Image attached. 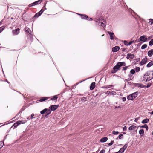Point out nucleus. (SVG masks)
Wrapping results in <instances>:
<instances>
[{"instance_id":"a19ab883","label":"nucleus","mask_w":153,"mask_h":153,"mask_svg":"<svg viewBox=\"0 0 153 153\" xmlns=\"http://www.w3.org/2000/svg\"><path fill=\"white\" fill-rule=\"evenodd\" d=\"M119 132L118 131H113V133L114 135H117L119 134Z\"/></svg>"},{"instance_id":"4468645a","label":"nucleus","mask_w":153,"mask_h":153,"mask_svg":"<svg viewBox=\"0 0 153 153\" xmlns=\"http://www.w3.org/2000/svg\"><path fill=\"white\" fill-rule=\"evenodd\" d=\"M81 15V19L88 20V16L86 15L79 14Z\"/></svg>"},{"instance_id":"37998d69","label":"nucleus","mask_w":153,"mask_h":153,"mask_svg":"<svg viewBox=\"0 0 153 153\" xmlns=\"http://www.w3.org/2000/svg\"><path fill=\"white\" fill-rule=\"evenodd\" d=\"M123 136V135L122 134H120L118 136V137L119 139H120L122 138Z\"/></svg>"},{"instance_id":"052dcab7","label":"nucleus","mask_w":153,"mask_h":153,"mask_svg":"<svg viewBox=\"0 0 153 153\" xmlns=\"http://www.w3.org/2000/svg\"><path fill=\"white\" fill-rule=\"evenodd\" d=\"M114 153H122V152H121L119 151L118 152H114Z\"/></svg>"},{"instance_id":"72a5a7b5","label":"nucleus","mask_w":153,"mask_h":153,"mask_svg":"<svg viewBox=\"0 0 153 153\" xmlns=\"http://www.w3.org/2000/svg\"><path fill=\"white\" fill-rule=\"evenodd\" d=\"M4 145V143L3 141H1L0 142V149L3 147Z\"/></svg>"},{"instance_id":"680f3d73","label":"nucleus","mask_w":153,"mask_h":153,"mask_svg":"<svg viewBox=\"0 0 153 153\" xmlns=\"http://www.w3.org/2000/svg\"><path fill=\"white\" fill-rule=\"evenodd\" d=\"M92 19H92V18H90V19H89V20L90 21H91V20H92Z\"/></svg>"},{"instance_id":"7c9ffc66","label":"nucleus","mask_w":153,"mask_h":153,"mask_svg":"<svg viewBox=\"0 0 153 153\" xmlns=\"http://www.w3.org/2000/svg\"><path fill=\"white\" fill-rule=\"evenodd\" d=\"M147 47V45L146 44H144L141 47V48L142 49H144Z\"/></svg>"},{"instance_id":"4c0bfd02","label":"nucleus","mask_w":153,"mask_h":153,"mask_svg":"<svg viewBox=\"0 0 153 153\" xmlns=\"http://www.w3.org/2000/svg\"><path fill=\"white\" fill-rule=\"evenodd\" d=\"M124 44L127 46H128V42L127 41L125 40L123 42Z\"/></svg>"},{"instance_id":"de8ad7c7","label":"nucleus","mask_w":153,"mask_h":153,"mask_svg":"<svg viewBox=\"0 0 153 153\" xmlns=\"http://www.w3.org/2000/svg\"><path fill=\"white\" fill-rule=\"evenodd\" d=\"M4 29V27H0V33Z\"/></svg>"},{"instance_id":"e433bc0d","label":"nucleus","mask_w":153,"mask_h":153,"mask_svg":"<svg viewBox=\"0 0 153 153\" xmlns=\"http://www.w3.org/2000/svg\"><path fill=\"white\" fill-rule=\"evenodd\" d=\"M130 72L131 74H134L135 73V71L134 69H132L130 71Z\"/></svg>"},{"instance_id":"473e14b6","label":"nucleus","mask_w":153,"mask_h":153,"mask_svg":"<svg viewBox=\"0 0 153 153\" xmlns=\"http://www.w3.org/2000/svg\"><path fill=\"white\" fill-rule=\"evenodd\" d=\"M149 23L150 24V25H152L153 23V19H149Z\"/></svg>"},{"instance_id":"dca6fc26","label":"nucleus","mask_w":153,"mask_h":153,"mask_svg":"<svg viewBox=\"0 0 153 153\" xmlns=\"http://www.w3.org/2000/svg\"><path fill=\"white\" fill-rule=\"evenodd\" d=\"M95 82H93L91 83L90 87V89L91 90H93L95 87Z\"/></svg>"},{"instance_id":"4d7b16f0","label":"nucleus","mask_w":153,"mask_h":153,"mask_svg":"<svg viewBox=\"0 0 153 153\" xmlns=\"http://www.w3.org/2000/svg\"><path fill=\"white\" fill-rule=\"evenodd\" d=\"M138 120V118H135L134 120V121L135 122H137Z\"/></svg>"},{"instance_id":"c85d7f7f","label":"nucleus","mask_w":153,"mask_h":153,"mask_svg":"<svg viewBox=\"0 0 153 153\" xmlns=\"http://www.w3.org/2000/svg\"><path fill=\"white\" fill-rule=\"evenodd\" d=\"M25 30L26 32H28L29 33H30L31 32V30L28 27H26L25 29Z\"/></svg>"},{"instance_id":"393cba45","label":"nucleus","mask_w":153,"mask_h":153,"mask_svg":"<svg viewBox=\"0 0 153 153\" xmlns=\"http://www.w3.org/2000/svg\"><path fill=\"white\" fill-rule=\"evenodd\" d=\"M144 132L143 129H141L139 131V133L140 135H143L144 134Z\"/></svg>"},{"instance_id":"5701e85b","label":"nucleus","mask_w":153,"mask_h":153,"mask_svg":"<svg viewBox=\"0 0 153 153\" xmlns=\"http://www.w3.org/2000/svg\"><path fill=\"white\" fill-rule=\"evenodd\" d=\"M113 85H106V86H104L102 87V88H103L108 89L109 88H111V87H113Z\"/></svg>"},{"instance_id":"412c9836","label":"nucleus","mask_w":153,"mask_h":153,"mask_svg":"<svg viewBox=\"0 0 153 153\" xmlns=\"http://www.w3.org/2000/svg\"><path fill=\"white\" fill-rule=\"evenodd\" d=\"M47 111H48V109L47 108H45L40 112V113L42 114H44Z\"/></svg>"},{"instance_id":"6e6552de","label":"nucleus","mask_w":153,"mask_h":153,"mask_svg":"<svg viewBox=\"0 0 153 153\" xmlns=\"http://www.w3.org/2000/svg\"><path fill=\"white\" fill-rule=\"evenodd\" d=\"M147 58L146 57H145L143 58L142 61L140 62L139 65H142L146 63L147 62Z\"/></svg>"},{"instance_id":"6ab92c4d","label":"nucleus","mask_w":153,"mask_h":153,"mask_svg":"<svg viewBox=\"0 0 153 153\" xmlns=\"http://www.w3.org/2000/svg\"><path fill=\"white\" fill-rule=\"evenodd\" d=\"M153 65V60L150 62L147 65L146 67L148 68L150 67Z\"/></svg>"},{"instance_id":"423d86ee","label":"nucleus","mask_w":153,"mask_h":153,"mask_svg":"<svg viewBox=\"0 0 153 153\" xmlns=\"http://www.w3.org/2000/svg\"><path fill=\"white\" fill-rule=\"evenodd\" d=\"M25 122L23 121H18L16 122L13 125L14 128H16L19 125L21 124H24Z\"/></svg>"},{"instance_id":"20e7f679","label":"nucleus","mask_w":153,"mask_h":153,"mask_svg":"<svg viewBox=\"0 0 153 153\" xmlns=\"http://www.w3.org/2000/svg\"><path fill=\"white\" fill-rule=\"evenodd\" d=\"M98 25L102 27V29H105V28L106 22L103 19L99 20L97 22Z\"/></svg>"},{"instance_id":"bb28decb","label":"nucleus","mask_w":153,"mask_h":153,"mask_svg":"<svg viewBox=\"0 0 153 153\" xmlns=\"http://www.w3.org/2000/svg\"><path fill=\"white\" fill-rule=\"evenodd\" d=\"M42 0H39L38 1L34 2V4H35V5L40 4L42 1Z\"/></svg>"},{"instance_id":"f704fd0d","label":"nucleus","mask_w":153,"mask_h":153,"mask_svg":"<svg viewBox=\"0 0 153 153\" xmlns=\"http://www.w3.org/2000/svg\"><path fill=\"white\" fill-rule=\"evenodd\" d=\"M135 70L136 72H138L140 71V68L139 67H137L135 68Z\"/></svg>"},{"instance_id":"c756f323","label":"nucleus","mask_w":153,"mask_h":153,"mask_svg":"<svg viewBox=\"0 0 153 153\" xmlns=\"http://www.w3.org/2000/svg\"><path fill=\"white\" fill-rule=\"evenodd\" d=\"M87 99V98L86 97H83L82 98H81V100L82 102H85L86 101Z\"/></svg>"},{"instance_id":"ea45409f","label":"nucleus","mask_w":153,"mask_h":153,"mask_svg":"<svg viewBox=\"0 0 153 153\" xmlns=\"http://www.w3.org/2000/svg\"><path fill=\"white\" fill-rule=\"evenodd\" d=\"M127 146H128V145L127 144H125L124 146L122 147L124 149V150H125L126 149V148H127Z\"/></svg>"},{"instance_id":"4be33fe9","label":"nucleus","mask_w":153,"mask_h":153,"mask_svg":"<svg viewBox=\"0 0 153 153\" xmlns=\"http://www.w3.org/2000/svg\"><path fill=\"white\" fill-rule=\"evenodd\" d=\"M135 86H137L138 87H140L141 88H143V85L140 83L135 84Z\"/></svg>"},{"instance_id":"1a4fd4ad","label":"nucleus","mask_w":153,"mask_h":153,"mask_svg":"<svg viewBox=\"0 0 153 153\" xmlns=\"http://www.w3.org/2000/svg\"><path fill=\"white\" fill-rule=\"evenodd\" d=\"M107 33L109 35L110 39L111 40H113L114 37H115L114 33L110 31H108Z\"/></svg>"},{"instance_id":"39448f33","label":"nucleus","mask_w":153,"mask_h":153,"mask_svg":"<svg viewBox=\"0 0 153 153\" xmlns=\"http://www.w3.org/2000/svg\"><path fill=\"white\" fill-rule=\"evenodd\" d=\"M59 107V105H51L49 107V108L48 109V111H53Z\"/></svg>"},{"instance_id":"bf43d9fd","label":"nucleus","mask_w":153,"mask_h":153,"mask_svg":"<svg viewBox=\"0 0 153 153\" xmlns=\"http://www.w3.org/2000/svg\"><path fill=\"white\" fill-rule=\"evenodd\" d=\"M120 108V106H115V109H116L117 108Z\"/></svg>"},{"instance_id":"9b49d317","label":"nucleus","mask_w":153,"mask_h":153,"mask_svg":"<svg viewBox=\"0 0 153 153\" xmlns=\"http://www.w3.org/2000/svg\"><path fill=\"white\" fill-rule=\"evenodd\" d=\"M134 56L133 54L128 53L127 55L126 58L127 59H133L134 57Z\"/></svg>"},{"instance_id":"f03ea898","label":"nucleus","mask_w":153,"mask_h":153,"mask_svg":"<svg viewBox=\"0 0 153 153\" xmlns=\"http://www.w3.org/2000/svg\"><path fill=\"white\" fill-rule=\"evenodd\" d=\"M125 65L126 63L124 62H120L117 63L116 65L114 67L113 69L111 71V73H116L120 69L121 66H124Z\"/></svg>"},{"instance_id":"a878e982","label":"nucleus","mask_w":153,"mask_h":153,"mask_svg":"<svg viewBox=\"0 0 153 153\" xmlns=\"http://www.w3.org/2000/svg\"><path fill=\"white\" fill-rule=\"evenodd\" d=\"M42 14L40 13L39 12L36 13L35 15L34 16V17H38L39 16H40Z\"/></svg>"},{"instance_id":"338daca9","label":"nucleus","mask_w":153,"mask_h":153,"mask_svg":"<svg viewBox=\"0 0 153 153\" xmlns=\"http://www.w3.org/2000/svg\"><path fill=\"white\" fill-rule=\"evenodd\" d=\"M148 39H149H149H150V37H148Z\"/></svg>"},{"instance_id":"f3484780","label":"nucleus","mask_w":153,"mask_h":153,"mask_svg":"<svg viewBox=\"0 0 153 153\" xmlns=\"http://www.w3.org/2000/svg\"><path fill=\"white\" fill-rule=\"evenodd\" d=\"M108 138L107 137H104L102 138L100 140V141L101 142L104 143L105 142L107 141Z\"/></svg>"},{"instance_id":"f257e3e1","label":"nucleus","mask_w":153,"mask_h":153,"mask_svg":"<svg viewBox=\"0 0 153 153\" xmlns=\"http://www.w3.org/2000/svg\"><path fill=\"white\" fill-rule=\"evenodd\" d=\"M153 71H148L144 74L143 80L145 82H149L153 78Z\"/></svg>"},{"instance_id":"ddd939ff","label":"nucleus","mask_w":153,"mask_h":153,"mask_svg":"<svg viewBox=\"0 0 153 153\" xmlns=\"http://www.w3.org/2000/svg\"><path fill=\"white\" fill-rule=\"evenodd\" d=\"M120 49V48L118 46H115L112 48V51L114 52H116L119 51Z\"/></svg>"},{"instance_id":"c9c22d12","label":"nucleus","mask_w":153,"mask_h":153,"mask_svg":"<svg viewBox=\"0 0 153 153\" xmlns=\"http://www.w3.org/2000/svg\"><path fill=\"white\" fill-rule=\"evenodd\" d=\"M46 113L45 114V116H47V115H49L50 113H51V112L50 111H47L46 112Z\"/></svg>"},{"instance_id":"cd10ccee","label":"nucleus","mask_w":153,"mask_h":153,"mask_svg":"<svg viewBox=\"0 0 153 153\" xmlns=\"http://www.w3.org/2000/svg\"><path fill=\"white\" fill-rule=\"evenodd\" d=\"M140 127L141 128H145L146 129V130H147L148 129V127L146 124H145L143 126H141Z\"/></svg>"},{"instance_id":"58836bf2","label":"nucleus","mask_w":153,"mask_h":153,"mask_svg":"<svg viewBox=\"0 0 153 153\" xmlns=\"http://www.w3.org/2000/svg\"><path fill=\"white\" fill-rule=\"evenodd\" d=\"M125 150L123 148H121L120 149L119 151L122 152V153H123L124 151Z\"/></svg>"},{"instance_id":"2eb2a0df","label":"nucleus","mask_w":153,"mask_h":153,"mask_svg":"<svg viewBox=\"0 0 153 153\" xmlns=\"http://www.w3.org/2000/svg\"><path fill=\"white\" fill-rule=\"evenodd\" d=\"M153 54V50L151 49L148 52V55L149 57H151Z\"/></svg>"},{"instance_id":"c03bdc74","label":"nucleus","mask_w":153,"mask_h":153,"mask_svg":"<svg viewBox=\"0 0 153 153\" xmlns=\"http://www.w3.org/2000/svg\"><path fill=\"white\" fill-rule=\"evenodd\" d=\"M105 94L107 95H111V92L109 91H107L106 92Z\"/></svg>"},{"instance_id":"0e129e2a","label":"nucleus","mask_w":153,"mask_h":153,"mask_svg":"<svg viewBox=\"0 0 153 153\" xmlns=\"http://www.w3.org/2000/svg\"><path fill=\"white\" fill-rule=\"evenodd\" d=\"M82 82V81H81L80 82H79V83H78L76 84V85H77L79 83H80Z\"/></svg>"},{"instance_id":"e2e57ef3","label":"nucleus","mask_w":153,"mask_h":153,"mask_svg":"<svg viewBox=\"0 0 153 153\" xmlns=\"http://www.w3.org/2000/svg\"><path fill=\"white\" fill-rule=\"evenodd\" d=\"M2 24V22L1 21L0 22V25H1Z\"/></svg>"},{"instance_id":"79ce46f5","label":"nucleus","mask_w":153,"mask_h":153,"mask_svg":"<svg viewBox=\"0 0 153 153\" xmlns=\"http://www.w3.org/2000/svg\"><path fill=\"white\" fill-rule=\"evenodd\" d=\"M35 5V4H34V2L30 4L29 5V7H31Z\"/></svg>"},{"instance_id":"b1692460","label":"nucleus","mask_w":153,"mask_h":153,"mask_svg":"<svg viewBox=\"0 0 153 153\" xmlns=\"http://www.w3.org/2000/svg\"><path fill=\"white\" fill-rule=\"evenodd\" d=\"M58 98V97L57 95H55L53 97L51 98V100L52 101L56 100Z\"/></svg>"},{"instance_id":"603ef678","label":"nucleus","mask_w":153,"mask_h":153,"mask_svg":"<svg viewBox=\"0 0 153 153\" xmlns=\"http://www.w3.org/2000/svg\"><path fill=\"white\" fill-rule=\"evenodd\" d=\"M133 41H130L129 43H128V46L130 45H131L133 42Z\"/></svg>"},{"instance_id":"69168bd1","label":"nucleus","mask_w":153,"mask_h":153,"mask_svg":"<svg viewBox=\"0 0 153 153\" xmlns=\"http://www.w3.org/2000/svg\"><path fill=\"white\" fill-rule=\"evenodd\" d=\"M6 82H7L8 83H9L10 84V83L8 82V81L7 80H6Z\"/></svg>"},{"instance_id":"a18cd8bd","label":"nucleus","mask_w":153,"mask_h":153,"mask_svg":"<svg viewBox=\"0 0 153 153\" xmlns=\"http://www.w3.org/2000/svg\"><path fill=\"white\" fill-rule=\"evenodd\" d=\"M127 130V127L126 126H125L123 128V130L124 131H126Z\"/></svg>"},{"instance_id":"774afa93","label":"nucleus","mask_w":153,"mask_h":153,"mask_svg":"<svg viewBox=\"0 0 153 153\" xmlns=\"http://www.w3.org/2000/svg\"><path fill=\"white\" fill-rule=\"evenodd\" d=\"M150 86V85H149V86L148 85V86H147V87H148V88Z\"/></svg>"},{"instance_id":"49530a36","label":"nucleus","mask_w":153,"mask_h":153,"mask_svg":"<svg viewBox=\"0 0 153 153\" xmlns=\"http://www.w3.org/2000/svg\"><path fill=\"white\" fill-rule=\"evenodd\" d=\"M114 142V141H111V142L108 144V145L110 146L112 145L113 144Z\"/></svg>"},{"instance_id":"5fc2aeb1","label":"nucleus","mask_w":153,"mask_h":153,"mask_svg":"<svg viewBox=\"0 0 153 153\" xmlns=\"http://www.w3.org/2000/svg\"><path fill=\"white\" fill-rule=\"evenodd\" d=\"M126 100V98L125 97H123L122 98V100L123 101H125Z\"/></svg>"},{"instance_id":"3c124183","label":"nucleus","mask_w":153,"mask_h":153,"mask_svg":"<svg viewBox=\"0 0 153 153\" xmlns=\"http://www.w3.org/2000/svg\"><path fill=\"white\" fill-rule=\"evenodd\" d=\"M128 68V67L127 66H125V67H124L123 68V70H126L127 68Z\"/></svg>"},{"instance_id":"7ed1b4c3","label":"nucleus","mask_w":153,"mask_h":153,"mask_svg":"<svg viewBox=\"0 0 153 153\" xmlns=\"http://www.w3.org/2000/svg\"><path fill=\"white\" fill-rule=\"evenodd\" d=\"M138 94V91H136L128 95L127 97V99L129 100H133L136 98Z\"/></svg>"},{"instance_id":"13d9d810","label":"nucleus","mask_w":153,"mask_h":153,"mask_svg":"<svg viewBox=\"0 0 153 153\" xmlns=\"http://www.w3.org/2000/svg\"><path fill=\"white\" fill-rule=\"evenodd\" d=\"M148 113L150 114L151 115H153V111L151 112H148Z\"/></svg>"},{"instance_id":"864d4df0","label":"nucleus","mask_w":153,"mask_h":153,"mask_svg":"<svg viewBox=\"0 0 153 153\" xmlns=\"http://www.w3.org/2000/svg\"><path fill=\"white\" fill-rule=\"evenodd\" d=\"M44 10L43 9H42L41 10L39 11V12L40 13H41L42 14L43 12H44Z\"/></svg>"},{"instance_id":"aec40b11","label":"nucleus","mask_w":153,"mask_h":153,"mask_svg":"<svg viewBox=\"0 0 153 153\" xmlns=\"http://www.w3.org/2000/svg\"><path fill=\"white\" fill-rule=\"evenodd\" d=\"M149 121V119H146L143 120L141 122V123L143 124L147 123Z\"/></svg>"},{"instance_id":"8fccbe9b","label":"nucleus","mask_w":153,"mask_h":153,"mask_svg":"<svg viewBox=\"0 0 153 153\" xmlns=\"http://www.w3.org/2000/svg\"><path fill=\"white\" fill-rule=\"evenodd\" d=\"M116 94V92L114 91H113L111 92V95H115Z\"/></svg>"},{"instance_id":"a211bd4d","label":"nucleus","mask_w":153,"mask_h":153,"mask_svg":"<svg viewBox=\"0 0 153 153\" xmlns=\"http://www.w3.org/2000/svg\"><path fill=\"white\" fill-rule=\"evenodd\" d=\"M48 99V98L47 97H43L41 98L39 100V101L40 102H42Z\"/></svg>"},{"instance_id":"f8f14e48","label":"nucleus","mask_w":153,"mask_h":153,"mask_svg":"<svg viewBox=\"0 0 153 153\" xmlns=\"http://www.w3.org/2000/svg\"><path fill=\"white\" fill-rule=\"evenodd\" d=\"M136 129H137V126L134 125L131 126L128 128V129L129 130H134Z\"/></svg>"},{"instance_id":"9d476101","label":"nucleus","mask_w":153,"mask_h":153,"mask_svg":"<svg viewBox=\"0 0 153 153\" xmlns=\"http://www.w3.org/2000/svg\"><path fill=\"white\" fill-rule=\"evenodd\" d=\"M20 29L17 28L15 30H13L12 32L14 35H17L19 33Z\"/></svg>"},{"instance_id":"0eeeda50","label":"nucleus","mask_w":153,"mask_h":153,"mask_svg":"<svg viewBox=\"0 0 153 153\" xmlns=\"http://www.w3.org/2000/svg\"><path fill=\"white\" fill-rule=\"evenodd\" d=\"M146 36L143 35L141 36L139 38V41H142L143 42L147 41V38Z\"/></svg>"},{"instance_id":"09e8293b","label":"nucleus","mask_w":153,"mask_h":153,"mask_svg":"<svg viewBox=\"0 0 153 153\" xmlns=\"http://www.w3.org/2000/svg\"><path fill=\"white\" fill-rule=\"evenodd\" d=\"M105 150L104 149H102L101 150L100 153H105Z\"/></svg>"},{"instance_id":"2f4dec72","label":"nucleus","mask_w":153,"mask_h":153,"mask_svg":"<svg viewBox=\"0 0 153 153\" xmlns=\"http://www.w3.org/2000/svg\"><path fill=\"white\" fill-rule=\"evenodd\" d=\"M149 45L150 46H152L153 45V39H152L149 42Z\"/></svg>"},{"instance_id":"6e6d98bb","label":"nucleus","mask_w":153,"mask_h":153,"mask_svg":"<svg viewBox=\"0 0 153 153\" xmlns=\"http://www.w3.org/2000/svg\"><path fill=\"white\" fill-rule=\"evenodd\" d=\"M34 116V114H31V117L32 119L34 118V117H33Z\"/></svg>"}]
</instances>
